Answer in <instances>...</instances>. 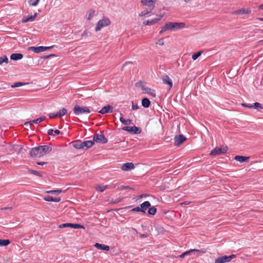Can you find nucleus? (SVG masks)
<instances>
[{
  "instance_id": "1",
  "label": "nucleus",
  "mask_w": 263,
  "mask_h": 263,
  "mask_svg": "<svg viewBox=\"0 0 263 263\" xmlns=\"http://www.w3.org/2000/svg\"><path fill=\"white\" fill-rule=\"evenodd\" d=\"M52 151V147L48 145H42L32 148L30 151L32 157H41L49 153Z\"/></svg>"
},
{
  "instance_id": "2",
  "label": "nucleus",
  "mask_w": 263,
  "mask_h": 263,
  "mask_svg": "<svg viewBox=\"0 0 263 263\" xmlns=\"http://www.w3.org/2000/svg\"><path fill=\"white\" fill-rule=\"evenodd\" d=\"M185 27V24L184 23H178V22H168L163 26L160 31V34L167 30H177L183 29Z\"/></svg>"
},
{
  "instance_id": "3",
  "label": "nucleus",
  "mask_w": 263,
  "mask_h": 263,
  "mask_svg": "<svg viewBox=\"0 0 263 263\" xmlns=\"http://www.w3.org/2000/svg\"><path fill=\"white\" fill-rule=\"evenodd\" d=\"M73 114L76 116L88 115L90 112L89 108L86 106H81L76 105L73 108Z\"/></svg>"
},
{
  "instance_id": "4",
  "label": "nucleus",
  "mask_w": 263,
  "mask_h": 263,
  "mask_svg": "<svg viewBox=\"0 0 263 263\" xmlns=\"http://www.w3.org/2000/svg\"><path fill=\"white\" fill-rule=\"evenodd\" d=\"M110 24V21L108 17H103L99 20L95 28L96 31H100L102 28L107 26Z\"/></svg>"
},
{
  "instance_id": "5",
  "label": "nucleus",
  "mask_w": 263,
  "mask_h": 263,
  "mask_svg": "<svg viewBox=\"0 0 263 263\" xmlns=\"http://www.w3.org/2000/svg\"><path fill=\"white\" fill-rule=\"evenodd\" d=\"M93 142H96L101 144L106 143L108 141L102 132L101 134L96 133L93 137Z\"/></svg>"
},
{
  "instance_id": "6",
  "label": "nucleus",
  "mask_w": 263,
  "mask_h": 263,
  "mask_svg": "<svg viewBox=\"0 0 263 263\" xmlns=\"http://www.w3.org/2000/svg\"><path fill=\"white\" fill-rule=\"evenodd\" d=\"M236 256L235 254H232L229 256H222L217 257L215 260V263H227L230 262L232 259L235 258Z\"/></svg>"
},
{
  "instance_id": "7",
  "label": "nucleus",
  "mask_w": 263,
  "mask_h": 263,
  "mask_svg": "<svg viewBox=\"0 0 263 263\" xmlns=\"http://www.w3.org/2000/svg\"><path fill=\"white\" fill-rule=\"evenodd\" d=\"M228 151L227 147H218L214 148L211 152V156H216L226 153Z\"/></svg>"
},
{
  "instance_id": "8",
  "label": "nucleus",
  "mask_w": 263,
  "mask_h": 263,
  "mask_svg": "<svg viewBox=\"0 0 263 263\" xmlns=\"http://www.w3.org/2000/svg\"><path fill=\"white\" fill-rule=\"evenodd\" d=\"M123 130L129 132V133L134 134H139L141 133V129L140 127L136 126L132 127L130 126H124L122 128Z\"/></svg>"
},
{
  "instance_id": "9",
  "label": "nucleus",
  "mask_w": 263,
  "mask_h": 263,
  "mask_svg": "<svg viewBox=\"0 0 263 263\" xmlns=\"http://www.w3.org/2000/svg\"><path fill=\"white\" fill-rule=\"evenodd\" d=\"M195 252L199 253L200 254H204V253H206V250L205 249H200V250L195 249H191V250H190L189 251H185V252H184L182 254H181L179 256V257H181V258H183L185 256L191 255L192 252Z\"/></svg>"
},
{
  "instance_id": "10",
  "label": "nucleus",
  "mask_w": 263,
  "mask_h": 263,
  "mask_svg": "<svg viewBox=\"0 0 263 263\" xmlns=\"http://www.w3.org/2000/svg\"><path fill=\"white\" fill-rule=\"evenodd\" d=\"M52 47H45V46H39V47H29V50L33 51L35 53H39L42 52L43 51H45L50 48H51Z\"/></svg>"
},
{
  "instance_id": "11",
  "label": "nucleus",
  "mask_w": 263,
  "mask_h": 263,
  "mask_svg": "<svg viewBox=\"0 0 263 263\" xmlns=\"http://www.w3.org/2000/svg\"><path fill=\"white\" fill-rule=\"evenodd\" d=\"M186 138L183 135H179L176 136L174 138V143L176 146H179L184 141L186 140Z\"/></svg>"
},
{
  "instance_id": "12",
  "label": "nucleus",
  "mask_w": 263,
  "mask_h": 263,
  "mask_svg": "<svg viewBox=\"0 0 263 263\" xmlns=\"http://www.w3.org/2000/svg\"><path fill=\"white\" fill-rule=\"evenodd\" d=\"M113 112V107L110 105H107L104 106L99 112L101 114H105L107 113H112Z\"/></svg>"
},
{
  "instance_id": "13",
  "label": "nucleus",
  "mask_w": 263,
  "mask_h": 263,
  "mask_svg": "<svg viewBox=\"0 0 263 263\" xmlns=\"http://www.w3.org/2000/svg\"><path fill=\"white\" fill-rule=\"evenodd\" d=\"M135 168L134 164L132 162H128L123 164L121 166V169L124 171H128Z\"/></svg>"
},
{
  "instance_id": "14",
  "label": "nucleus",
  "mask_w": 263,
  "mask_h": 263,
  "mask_svg": "<svg viewBox=\"0 0 263 263\" xmlns=\"http://www.w3.org/2000/svg\"><path fill=\"white\" fill-rule=\"evenodd\" d=\"M163 17V15H159L158 17L153 19L152 20H148L143 23V24L145 25H152L156 23H157L158 22H159L162 18Z\"/></svg>"
},
{
  "instance_id": "15",
  "label": "nucleus",
  "mask_w": 263,
  "mask_h": 263,
  "mask_svg": "<svg viewBox=\"0 0 263 263\" xmlns=\"http://www.w3.org/2000/svg\"><path fill=\"white\" fill-rule=\"evenodd\" d=\"M46 117L45 116L41 117L36 119L26 122L24 123L25 126H27L28 125H31L32 123L39 124L42 121H43L45 119Z\"/></svg>"
},
{
  "instance_id": "16",
  "label": "nucleus",
  "mask_w": 263,
  "mask_h": 263,
  "mask_svg": "<svg viewBox=\"0 0 263 263\" xmlns=\"http://www.w3.org/2000/svg\"><path fill=\"white\" fill-rule=\"evenodd\" d=\"M251 13V10L248 8H242L239 10L233 11L232 14H249Z\"/></svg>"
},
{
  "instance_id": "17",
  "label": "nucleus",
  "mask_w": 263,
  "mask_h": 263,
  "mask_svg": "<svg viewBox=\"0 0 263 263\" xmlns=\"http://www.w3.org/2000/svg\"><path fill=\"white\" fill-rule=\"evenodd\" d=\"M157 1V0H141V3L144 6L154 8Z\"/></svg>"
},
{
  "instance_id": "18",
  "label": "nucleus",
  "mask_w": 263,
  "mask_h": 263,
  "mask_svg": "<svg viewBox=\"0 0 263 263\" xmlns=\"http://www.w3.org/2000/svg\"><path fill=\"white\" fill-rule=\"evenodd\" d=\"M151 206V205L149 201H144V202L140 204L141 212L144 214H145L146 210Z\"/></svg>"
},
{
  "instance_id": "19",
  "label": "nucleus",
  "mask_w": 263,
  "mask_h": 263,
  "mask_svg": "<svg viewBox=\"0 0 263 263\" xmlns=\"http://www.w3.org/2000/svg\"><path fill=\"white\" fill-rule=\"evenodd\" d=\"M142 89L144 92L145 93L149 94L154 97L156 96L155 90L152 89L150 88L144 86L142 87Z\"/></svg>"
},
{
  "instance_id": "20",
  "label": "nucleus",
  "mask_w": 263,
  "mask_h": 263,
  "mask_svg": "<svg viewBox=\"0 0 263 263\" xmlns=\"http://www.w3.org/2000/svg\"><path fill=\"white\" fill-rule=\"evenodd\" d=\"M95 143L93 140H88L82 142L83 149H87L93 145Z\"/></svg>"
},
{
  "instance_id": "21",
  "label": "nucleus",
  "mask_w": 263,
  "mask_h": 263,
  "mask_svg": "<svg viewBox=\"0 0 263 263\" xmlns=\"http://www.w3.org/2000/svg\"><path fill=\"white\" fill-rule=\"evenodd\" d=\"M37 16V13H35L34 15H31L30 16H24L22 19V22L23 23H27L28 22H32L34 20L35 18Z\"/></svg>"
},
{
  "instance_id": "22",
  "label": "nucleus",
  "mask_w": 263,
  "mask_h": 263,
  "mask_svg": "<svg viewBox=\"0 0 263 263\" xmlns=\"http://www.w3.org/2000/svg\"><path fill=\"white\" fill-rule=\"evenodd\" d=\"M163 83L167 84L169 86V89H171L173 87V83L172 80L167 76H165L163 78Z\"/></svg>"
},
{
  "instance_id": "23",
  "label": "nucleus",
  "mask_w": 263,
  "mask_h": 263,
  "mask_svg": "<svg viewBox=\"0 0 263 263\" xmlns=\"http://www.w3.org/2000/svg\"><path fill=\"white\" fill-rule=\"evenodd\" d=\"M95 247L98 250H106L108 251L109 250V247L107 245L96 243L95 245Z\"/></svg>"
},
{
  "instance_id": "24",
  "label": "nucleus",
  "mask_w": 263,
  "mask_h": 263,
  "mask_svg": "<svg viewBox=\"0 0 263 263\" xmlns=\"http://www.w3.org/2000/svg\"><path fill=\"white\" fill-rule=\"evenodd\" d=\"M234 159L235 160L242 163L245 162H248L249 161V157L237 155L235 157Z\"/></svg>"
},
{
  "instance_id": "25",
  "label": "nucleus",
  "mask_w": 263,
  "mask_h": 263,
  "mask_svg": "<svg viewBox=\"0 0 263 263\" xmlns=\"http://www.w3.org/2000/svg\"><path fill=\"white\" fill-rule=\"evenodd\" d=\"M154 8V7H148V8H146L145 10H144L143 11H141L139 13V15L140 16H145L146 14L150 13L153 11Z\"/></svg>"
},
{
  "instance_id": "26",
  "label": "nucleus",
  "mask_w": 263,
  "mask_h": 263,
  "mask_svg": "<svg viewBox=\"0 0 263 263\" xmlns=\"http://www.w3.org/2000/svg\"><path fill=\"white\" fill-rule=\"evenodd\" d=\"M95 14V11L93 10H89L86 14L85 18L87 20L89 21L92 19Z\"/></svg>"
},
{
  "instance_id": "27",
  "label": "nucleus",
  "mask_w": 263,
  "mask_h": 263,
  "mask_svg": "<svg viewBox=\"0 0 263 263\" xmlns=\"http://www.w3.org/2000/svg\"><path fill=\"white\" fill-rule=\"evenodd\" d=\"M72 144L76 149H83L82 142L80 140L74 141L72 142Z\"/></svg>"
},
{
  "instance_id": "28",
  "label": "nucleus",
  "mask_w": 263,
  "mask_h": 263,
  "mask_svg": "<svg viewBox=\"0 0 263 263\" xmlns=\"http://www.w3.org/2000/svg\"><path fill=\"white\" fill-rule=\"evenodd\" d=\"M23 55L22 53H12L10 56L12 60L16 61L23 58Z\"/></svg>"
},
{
  "instance_id": "29",
  "label": "nucleus",
  "mask_w": 263,
  "mask_h": 263,
  "mask_svg": "<svg viewBox=\"0 0 263 263\" xmlns=\"http://www.w3.org/2000/svg\"><path fill=\"white\" fill-rule=\"evenodd\" d=\"M60 133V131L58 129L53 130L52 129H49L47 131V134L49 135H52L55 136V135H59Z\"/></svg>"
},
{
  "instance_id": "30",
  "label": "nucleus",
  "mask_w": 263,
  "mask_h": 263,
  "mask_svg": "<svg viewBox=\"0 0 263 263\" xmlns=\"http://www.w3.org/2000/svg\"><path fill=\"white\" fill-rule=\"evenodd\" d=\"M150 103V101L147 98H144L142 100V105L145 108L148 107Z\"/></svg>"
},
{
  "instance_id": "31",
  "label": "nucleus",
  "mask_w": 263,
  "mask_h": 263,
  "mask_svg": "<svg viewBox=\"0 0 263 263\" xmlns=\"http://www.w3.org/2000/svg\"><path fill=\"white\" fill-rule=\"evenodd\" d=\"M67 112V109L65 108H63L62 109L57 112V114L59 118H60L66 115Z\"/></svg>"
},
{
  "instance_id": "32",
  "label": "nucleus",
  "mask_w": 263,
  "mask_h": 263,
  "mask_svg": "<svg viewBox=\"0 0 263 263\" xmlns=\"http://www.w3.org/2000/svg\"><path fill=\"white\" fill-rule=\"evenodd\" d=\"M148 209V213L149 215H154L156 214L157 209L155 206H149Z\"/></svg>"
},
{
  "instance_id": "33",
  "label": "nucleus",
  "mask_w": 263,
  "mask_h": 263,
  "mask_svg": "<svg viewBox=\"0 0 263 263\" xmlns=\"http://www.w3.org/2000/svg\"><path fill=\"white\" fill-rule=\"evenodd\" d=\"M10 243V241L9 239H0V246H7Z\"/></svg>"
},
{
  "instance_id": "34",
  "label": "nucleus",
  "mask_w": 263,
  "mask_h": 263,
  "mask_svg": "<svg viewBox=\"0 0 263 263\" xmlns=\"http://www.w3.org/2000/svg\"><path fill=\"white\" fill-rule=\"evenodd\" d=\"M108 187L107 185H98L96 186V190L101 192H103Z\"/></svg>"
},
{
  "instance_id": "35",
  "label": "nucleus",
  "mask_w": 263,
  "mask_h": 263,
  "mask_svg": "<svg viewBox=\"0 0 263 263\" xmlns=\"http://www.w3.org/2000/svg\"><path fill=\"white\" fill-rule=\"evenodd\" d=\"M202 52V51H198V52H197L196 53H194L192 55V59L194 61H195L196 59H197V58L201 55Z\"/></svg>"
},
{
  "instance_id": "36",
  "label": "nucleus",
  "mask_w": 263,
  "mask_h": 263,
  "mask_svg": "<svg viewBox=\"0 0 263 263\" xmlns=\"http://www.w3.org/2000/svg\"><path fill=\"white\" fill-rule=\"evenodd\" d=\"M40 0H29L28 4L33 6H36L38 5Z\"/></svg>"
},
{
  "instance_id": "37",
  "label": "nucleus",
  "mask_w": 263,
  "mask_h": 263,
  "mask_svg": "<svg viewBox=\"0 0 263 263\" xmlns=\"http://www.w3.org/2000/svg\"><path fill=\"white\" fill-rule=\"evenodd\" d=\"M255 109H256L258 110H260L262 109V106L261 104L258 102H255L253 104V107Z\"/></svg>"
},
{
  "instance_id": "38",
  "label": "nucleus",
  "mask_w": 263,
  "mask_h": 263,
  "mask_svg": "<svg viewBox=\"0 0 263 263\" xmlns=\"http://www.w3.org/2000/svg\"><path fill=\"white\" fill-rule=\"evenodd\" d=\"M70 228L73 229H81L84 228V226L79 224L77 223H70Z\"/></svg>"
},
{
  "instance_id": "39",
  "label": "nucleus",
  "mask_w": 263,
  "mask_h": 263,
  "mask_svg": "<svg viewBox=\"0 0 263 263\" xmlns=\"http://www.w3.org/2000/svg\"><path fill=\"white\" fill-rule=\"evenodd\" d=\"M8 62V59L6 55L0 57V65H2L3 63H7Z\"/></svg>"
},
{
  "instance_id": "40",
  "label": "nucleus",
  "mask_w": 263,
  "mask_h": 263,
  "mask_svg": "<svg viewBox=\"0 0 263 263\" xmlns=\"http://www.w3.org/2000/svg\"><path fill=\"white\" fill-rule=\"evenodd\" d=\"M61 192H62L61 190H50V191H48L46 192V193H47L55 194L57 195L60 194Z\"/></svg>"
},
{
  "instance_id": "41",
  "label": "nucleus",
  "mask_w": 263,
  "mask_h": 263,
  "mask_svg": "<svg viewBox=\"0 0 263 263\" xmlns=\"http://www.w3.org/2000/svg\"><path fill=\"white\" fill-rule=\"evenodd\" d=\"M29 172L30 173H31V174H33V175H35V176H39V177L42 176V175H41V173H39V172H37V171H35V170H29Z\"/></svg>"
},
{
  "instance_id": "42",
  "label": "nucleus",
  "mask_w": 263,
  "mask_h": 263,
  "mask_svg": "<svg viewBox=\"0 0 263 263\" xmlns=\"http://www.w3.org/2000/svg\"><path fill=\"white\" fill-rule=\"evenodd\" d=\"M44 199L45 201H53V197L51 196L47 195V196H46L45 197H44Z\"/></svg>"
},
{
  "instance_id": "43",
  "label": "nucleus",
  "mask_w": 263,
  "mask_h": 263,
  "mask_svg": "<svg viewBox=\"0 0 263 263\" xmlns=\"http://www.w3.org/2000/svg\"><path fill=\"white\" fill-rule=\"evenodd\" d=\"M120 188L121 190H127V189H130V190H134V188L130 187L129 186H127V185H121Z\"/></svg>"
},
{
  "instance_id": "44",
  "label": "nucleus",
  "mask_w": 263,
  "mask_h": 263,
  "mask_svg": "<svg viewBox=\"0 0 263 263\" xmlns=\"http://www.w3.org/2000/svg\"><path fill=\"white\" fill-rule=\"evenodd\" d=\"M48 116L50 118H59L57 112V113H50L48 115Z\"/></svg>"
},
{
  "instance_id": "45",
  "label": "nucleus",
  "mask_w": 263,
  "mask_h": 263,
  "mask_svg": "<svg viewBox=\"0 0 263 263\" xmlns=\"http://www.w3.org/2000/svg\"><path fill=\"white\" fill-rule=\"evenodd\" d=\"M66 227H70V223H66L62 224L59 226L60 228H65Z\"/></svg>"
},
{
  "instance_id": "46",
  "label": "nucleus",
  "mask_w": 263,
  "mask_h": 263,
  "mask_svg": "<svg viewBox=\"0 0 263 263\" xmlns=\"http://www.w3.org/2000/svg\"><path fill=\"white\" fill-rule=\"evenodd\" d=\"M24 84L22 82H16L11 86L12 87H17L23 85Z\"/></svg>"
},
{
  "instance_id": "47",
  "label": "nucleus",
  "mask_w": 263,
  "mask_h": 263,
  "mask_svg": "<svg viewBox=\"0 0 263 263\" xmlns=\"http://www.w3.org/2000/svg\"><path fill=\"white\" fill-rule=\"evenodd\" d=\"M131 211H132V212H141V208L139 206H137V207L134 208L131 210Z\"/></svg>"
},
{
  "instance_id": "48",
  "label": "nucleus",
  "mask_w": 263,
  "mask_h": 263,
  "mask_svg": "<svg viewBox=\"0 0 263 263\" xmlns=\"http://www.w3.org/2000/svg\"><path fill=\"white\" fill-rule=\"evenodd\" d=\"M157 44H159L160 45H163L164 44V40L163 38L160 39L158 42H157Z\"/></svg>"
},
{
  "instance_id": "49",
  "label": "nucleus",
  "mask_w": 263,
  "mask_h": 263,
  "mask_svg": "<svg viewBox=\"0 0 263 263\" xmlns=\"http://www.w3.org/2000/svg\"><path fill=\"white\" fill-rule=\"evenodd\" d=\"M139 108V107L138 106V105L137 104L135 105L134 104V102H132V109L133 110H137V109H138Z\"/></svg>"
},
{
  "instance_id": "50",
  "label": "nucleus",
  "mask_w": 263,
  "mask_h": 263,
  "mask_svg": "<svg viewBox=\"0 0 263 263\" xmlns=\"http://www.w3.org/2000/svg\"><path fill=\"white\" fill-rule=\"evenodd\" d=\"M131 123H132V120L130 119L125 120L124 124L126 125H129L131 124Z\"/></svg>"
},
{
  "instance_id": "51",
  "label": "nucleus",
  "mask_w": 263,
  "mask_h": 263,
  "mask_svg": "<svg viewBox=\"0 0 263 263\" xmlns=\"http://www.w3.org/2000/svg\"><path fill=\"white\" fill-rule=\"evenodd\" d=\"M242 106H246V107H247L248 108H252L253 107V105L251 104H245V103H242Z\"/></svg>"
},
{
  "instance_id": "52",
  "label": "nucleus",
  "mask_w": 263,
  "mask_h": 263,
  "mask_svg": "<svg viewBox=\"0 0 263 263\" xmlns=\"http://www.w3.org/2000/svg\"><path fill=\"white\" fill-rule=\"evenodd\" d=\"M61 200V198L60 197H57V198H53V202H58L60 201Z\"/></svg>"
},
{
  "instance_id": "53",
  "label": "nucleus",
  "mask_w": 263,
  "mask_h": 263,
  "mask_svg": "<svg viewBox=\"0 0 263 263\" xmlns=\"http://www.w3.org/2000/svg\"><path fill=\"white\" fill-rule=\"evenodd\" d=\"M36 163H37V164H38V165H44L45 164H46V162H37Z\"/></svg>"
},
{
  "instance_id": "54",
  "label": "nucleus",
  "mask_w": 263,
  "mask_h": 263,
  "mask_svg": "<svg viewBox=\"0 0 263 263\" xmlns=\"http://www.w3.org/2000/svg\"><path fill=\"white\" fill-rule=\"evenodd\" d=\"M121 200H122V198H119L117 199L114 201V202H115V203H118V202H120Z\"/></svg>"
},
{
  "instance_id": "55",
  "label": "nucleus",
  "mask_w": 263,
  "mask_h": 263,
  "mask_svg": "<svg viewBox=\"0 0 263 263\" xmlns=\"http://www.w3.org/2000/svg\"><path fill=\"white\" fill-rule=\"evenodd\" d=\"M120 121L123 123L124 124V121H125V119L123 117H121L120 118Z\"/></svg>"
},
{
  "instance_id": "56",
  "label": "nucleus",
  "mask_w": 263,
  "mask_h": 263,
  "mask_svg": "<svg viewBox=\"0 0 263 263\" xmlns=\"http://www.w3.org/2000/svg\"><path fill=\"white\" fill-rule=\"evenodd\" d=\"M258 9L263 10V3L258 7Z\"/></svg>"
},
{
  "instance_id": "57",
  "label": "nucleus",
  "mask_w": 263,
  "mask_h": 263,
  "mask_svg": "<svg viewBox=\"0 0 263 263\" xmlns=\"http://www.w3.org/2000/svg\"><path fill=\"white\" fill-rule=\"evenodd\" d=\"M128 64H132V62H126L123 65V67H124L125 65Z\"/></svg>"
},
{
  "instance_id": "58",
  "label": "nucleus",
  "mask_w": 263,
  "mask_h": 263,
  "mask_svg": "<svg viewBox=\"0 0 263 263\" xmlns=\"http://www.w3.org/2000/svg\"><path fill=\"white\" fill-rule=\"evenodd\" d=\"M140 237L141 238H145V237H147V235L146 234H141L140 235Z\"/></svg>"
},
{
  "instance_id": "59",
  "label": "nucleus",
  "mask_w": 263,
  "mask_h": 263,
  "mask_svg": "<svg viewBox=\"0 0 263 263\" xmlns=\"http://www.w3.org/2000/svg\"><path fill=\"white\" fill-rule=\"evenodd\" d=\"M87 35V32L86 31H84L83 32V33H82L83 36H85V35Z\"/></svg>"
},
{
  "instance_id": "60",
  "label": "nucleus",
  "mask_w": 263,
  "mask_h": 263,
  "mask_svg": "<svg viewBox=\"0 0 263 263\" xmlns=\"http://www.w3.org/2000/svg\"><path fill=\"white\" fill-rule=\"evenodd\" d=\"M3 209H4V210H11V209H12V208L11 207H5V208H3Z\"/></svg>"
},
{
  "instance_id": "61",
  "label": "nucleus",
  "mask_w": 263,
  "mask_h": 263,
  "mask_svg": "<svg viewBox=\"0 0 263 263\" xmlns=\"http://www.w3.org/2000/svg\"><path fill=\"white\" fill-rule=\"evenodd\" d=\"M257 19L263 22V18L262 17H257Z\"/></svg>"
},
{
  "instance_id": "62",
  "label": "nucleus",
  "mask_w": 263,
  "mask_h": 263,
  "mask_svg": "<svg viewBox=\"0 0 263 263\" xmlns=\"http://www.w3.org/2000/svg\"><path fill=\"white\" fill-rule=\"evenodd\" d=\"M186 3H188L190 1H191V0H183Z\"/></svg>"
},
{
  "instance_id": "63",
  "label": "nucleus",
  "mask_w": 263,
  "mask_h": 263,
  "mask_svg": "<svg viewBox=\"0 0 263 263\" xmlns=\"http://www.w3.org/2000/svg\"><path fill=\"white\" fill-rule=\"evenodd\" d=\"M145 196V195H141L140 196V198L143 197V196Z\"/></svg>"
},
{
  "instance_id": "64",
  "label": "nucleus",
  "mask_w": 263,
  "mask_h": 263,
  "mask_svg": "<svg viewBox=\"0 0 263 263\" xmlns=\"http://www.w3.org/2000/svg\"><path fill=\"white\" fill-rule=\"evenodd\" d=\"M262 41H263V40H262Z\"/></svg>"
}]
</instances>
